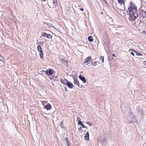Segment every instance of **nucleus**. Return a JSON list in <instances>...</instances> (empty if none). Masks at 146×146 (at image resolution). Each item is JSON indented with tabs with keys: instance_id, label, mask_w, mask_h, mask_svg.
Returning <instances> with one entry per match:
<instances>
[{
	"instance_id": "obj_1",
	"label": "nucleus",
	"mask_w": 146,
	"mask_h": 146,
	"mask_svg": "<svg viewBox=\"0 0 146 146\" xmlns=\"http://www.w3.org/2000/svg\"><path fill=\"white\" fill-rule=\"evenodd\" d=\"M129 20L131 21L134 20L139 16V13L137 9H133V10L130 11L129 12Z\"/></svg>"
},
{
	"instance_id": "obj_2",
	"label": "nucleus",
	"mask_w": 146,
	"mask_h": 146,
	"mask_svg": "<svg viewBox=\"0 0 146 146\" xmlns=\"http://www.w3.org/2000/svg\"><path fill=\"white\" fill-rule=\"evenodd\" d=\"M139 17L140 19H143L146 17V11L141 10L139 11Z\"/></svg>"
},
{
	"instance_id": "obj_3",
	"label": "nucleus",
	"mask_w": 146,
	"mask_h": 146,
	"mask_svg": "<svg viewBox=\"0 0 146 146\" xmlns=\"http://www.w3.org/2000/svg\"><path fill=\"white\" fill-rule=\"evenodd\" d=\"M37 50L39 52V55L40 58L42 59L43 57V54L42 51V49L40 46H37Z\"/></svg>"
},
{
	"instance_id": "obj_4",
	"label": "nucleus",
	"mask_w": 146,
	"mask_h": 146,
	"mask_svg": "<svg viewBox=\"0 0 146 146\" xmlns=\"http://www.w3.org/2000/svg\"><path fill=\"white\" fill-rule=\"evenodd\" d=\"M57 4L56 0H52V1L49 3V6L50 7L53 8L56 7Z\"/></svg>"
},
{
	"instance_id": "obj_5",
	"label": "nucleus",
	"mask_w": 146,
	"mask_h": 146,
	"mask_svg": "<svg viewBox=\"0 0 146 146\" xmlns=\"http://www.w3.org/2000/svg\"><path fill=\"white\" fill-rule=\"evenodd\" d=\"M45 73L46 75L50 76L53 74V70L51 69H49L46 70L45 71Z\"/></svg>"
},
{
	"instance_id": "obj_6",
	"label": "nucleus",
	"mask_w": 146,
	"mask_h": 146,
	"mask_svg": "<svg viewBox=\"0 0 146 146\" xmlns=\"http://www.w3.org/2000/svg\"><path fill=\"white\" fill-rule=\"evenodd\" d=\"M137 7L136 6L133 5L132 3H130V7H128V10H129L131 11V10H133V9H136Z\"/></svg>"
},
{
	"instance_id": "obj_7",
	"label": "nucleus",
	"mask_w": 146,
	"mask_h": 146,
	"mask_svg": "<svg viewBox=\"0 0 146 146\" xmlns=\"http://www.w3.org/2000/svg\"><path fill=\"white\" fill-rule=\"evenodd\" d=\"M91 57L88 56L87 57L85 60V61L83 63V64L84 65H88L89 62H88L89 61L91 60Z\"/></svg>"
},
{
	"instance_id": "obj_8",
	"label": "nucleus",
	"mask_w": 146,
	"mask_h": 146,
	"mask_svg": "<svg viewBox=\"0 0 146 146\" xmlns=\"http://www.w3.org/2000/svg\"><path fill=\"white\" fill-rule=\"evenodd\" d=\"M79 78L84 83L86 82V80L84 77L82 76L81 75H80L79 76Z\"/></svg>"
},
{
	"instance_id": "obj_9",
	"label": "nucleus",
	"mask_w": 146,
	"mask_h": 146,
	"mask_svg": "<svg viewBox=\"0 0 146 146\" xmlns=\"http://www.w3.org/2000/svg\"><path fill=\"white\" fill-rule=\"evenodd\" d=\"M60 81L61 82V83L64 85L67 84V82H68L67 79H63L62 78H60Z\"/></svg>"
},
{
	"instance_id": "obj_10",
	"label": "nucleus",
	"mask_w": 146,
	"mask_h": 146,
	"mask_svg": "<svg viewBox=\"0 0 146 146\" xmlns=\"http://www.w3.org/2000/svg\"><path fill=\"white\" fill-rule=\"evenodd\" d=\"M66 85L68 87L70 88H72L74 86V85L72 84L69 81L67 82Z\"/></svg>"
},
{
	"instance_id": "obj_11",
	"label": "nucleus",
	"mask_w": 146,
	"mask_h": 146,
	"mask_svg": "<svg viewBox=\"0 0 146 146\" xmlns=\"http://www.w3.org/2000/svg\"><path fill=\"white\" fill-rule=\"evenodd\" d=\"M51 106L50 104H47L44 106L45 108L46 109L48 110H50L51 108Z\"/></svg>"
},
{
	"instance_id": "obj_12",
	"label": "nucleus",
	"mask_w": 146,
	"mask_h": 146,
	"mask_svg": "<svg viewBox=\"0 0 146 146\" xmlns=\"http://www.w3.org/2000/svg\"><path fill=\"white\" fill-rule=\"evenodd\" d=\"M78 124L80 125L83 128H85L86 129H87V127L85 126L81 121H78Z\"/></svg>"
},
{
	"instance_id": "obj_13",
	"label": "nucleus",
	"mask_w": 146,
	"mask_h": 146,
	"mask_svg": "<svg viewBox=\"0 0 146 146\" xmlns=\"http://www.w3.org/2000/svg\"><path fill=\"white\" fill-rule=\"evenodd\" d=\"M73 78L74 79V83L75 85H77L79 87H80V85L79 84V82L78 81H77L76 80L75 78H74V77H73Z\"/></svg>"
},
{
	"instance_id": "obj_14",
	"label": "nucleus",
	"mask_w": 146,
	"mask_h": 146,
	"mask_svg": "<svg viewBox=\"0 0 146 146\" xmlns=\"http://www.w3.org/2000/svg\"><path fill=\"white\" fill-rule=\"evenodd\" d=\"M89 132L88 131L87 132L85 136V139L86 140H88L89 139Z\"/></svg>"
},
{
	"instance_id": "obj_15",
	"label": "nucleus",
	"mask_w": 146,
	"mask_h": 146,
	"mask_svg": "<svg viewBox=\"0 0 146 146\" xmlns=\"http://www.w3.org/2000/svg\"><path fill=\"white\" fill-rule=\"evenodd\" d=\"M130 50H132L135 53H136V55H137V56H141V55H142V54H141V53H139L137 51H136L133 50L132 49H130L129 50V51H130Z\"/></svg>"
},
{
	"instance_id": "obj_16",
	"label": "nucleus",
	"mask_w": 146,
	"mask_h": 146,
	"mask_svg": "<svg viewBox=\"0 0 146 146\" xmlns=\"http://www.w3.org/2000/svg\"><path fill=\"white\" fill-rule=\"evenodd\" d=\"M97 62H94L92 61H91V64L94 66H96V65H97Z\"/></svg>"
},
{
	"instance_id": "obj_17",
	"label": "nucleus",
	"mask_w": 146,
	"mask_h": 146,
	"mask_svg": "<svg viewBox=\"0 0 146 146\" xmlns=\"http://www.w3.org/2000/svg\"><path fill=\"white\" fill-rule=\"evenodd\" d=\"M118 1L120 4H124V0H118Z\"/></svg>"
},
{
	"instance_id": "obj_18",
	"label": "nucleus",
	"mask_w": 146,
	"mask_h": 146,
	"mask_svg": "<svg viewBox=\"0 0 146 146\" xmlns=\"http://www.w3.org/2000/svg\"><path fill=\"white\" fill-rule=\"evenodd\" d=\"M88 40L90 42H93V39L92 36H89L88 37Z\"/></svg>"
},
{
	"instance_id": "obj_19",
	"label": "nucleus",
	"mask_w": 146,
	"mask_h": 146,
	"mask_svg": "<svg viewBox=\"0 0 146 146\" xmlns=\"http://www.w3.org/2000/svg\"><path fill=\"white\" fill-rule=\"evenodd\" d=\"M60 62L62 63H63L64 64L66 65V63H67V61H66L64 60H60Z\"/></svg>"
},
{
	"instance_id": "obj_20",
	"label": "nucleus",
	"mask_w": 146,
	"mask_h": 146,
	"mask_svg": "<svg viewBox=\"0 0 146 146\" xmlns=\"http://www.w3.org/2000/svg\"><path fill=\"white\" fill-rule=\"evenodd\" d=\"M60 125L61 127L62 128H64V124H63V121H62L59 124Z\"/></svg>"
},
{
	"instance_id": "obj_21",
	"label": "nucleus",
	"mask_w": 146,
	"mask_h": 146,
	"mask_svg": "<svg viewBox=\"0 0 146 146\" xmlns=\"http://www.w3.org/2000/svg\"><path fill=\"white\" fill-rule=\"evenodd\" d=\"M44 24H46V25H48L49 27H53V25H52V24H51L50 23H45L44 22Z\"/></svg>"
},
{
	"instance_id": "obj_22",
	"label": "nucleus",
	"mask_w": 146,
	"mask_h": 146,
	"mask_svg": "<svg viewBox=\"0 0 146 146\" xmlns=\"http://www.w3.org/2000/svg\"><path fill=\"white\" fill-rule=\"evenodd\" d=\"M48 38L51 39L52 38V36L50 34H47L46 37Z\"/></svg>"
},
{
	"instance_id": "obj_23",
	"label": "nucleus",
	"mask_w": 146,
	"mask_h": 146,
	"mask_svg": "<svg viewBox=\"0 0 146 146\" xmlns=\"http://www.w3.org/2000/svg\"><path fill=\"white\" fill-rule=\"evenodd\" d=\"M66 144L68 146H69V145H70L69 141L68 140V139L67 138H66Z\"/></svg>"
},
{
	"instance_id": "obj_24",
	"label": "nucleus",
	"mask_w": 146,
	"mask_h": 146,
	"mask_svg": "<svg viewBox=\"0 0 146 146\" xmlns=\"http://www.w3.org/2000/svg\"><path fill=\"white\" fill-rule=\"evenodd\" d=\"M47 34L46 33H43L42 34V36L43 37H46Z\"/></svg>"
},
{
	"instance_id": "obj_25",
	"label": "nucleus",
	"mask_w": 146,
	"mask_h": 146,
	"mask_svg": "<svg viewBox=\"0 0 146 146\" xmlns=\"http://www.w3.org/2000/svg\"><path fill=\"white\" fill-rule=\"evenodd\" d=\"M104 57L103 56H101L100 57V58L102 60V62H104Z\"/></svg>"
},
{
	"instance_id": "obj_26",
	"label": "nucleus",
	"mask_w": 146,
	"mask_h": 146,
	"mask_svg": "<svg viewBox=\"0 0 146 146\" xmlns=\"http://www.w3.org/2000/svg\"><path fill=\"white\" fill-rule=\"evenodd\" d=\"M131 54L133 56H134L135 55L134 53L133 52H130Z\"/></svg>"
},
{
	"instance_id": "obj_27",
	"label": "nucleus",
	"mask_w": 146,
	"mask_h": 146,
	"mask_svg": "<svg viewBox=\"0 0 146 146\" xmlns=\"http://www.w3.org/2000/svg\"><path fill=\"white\" fill-rule=\"evenodd\" d=\"M107 40H106V43H107V44H108L109 43V40H108V39L107 38Z\"/></svg>"
},
{
	"instance_id": "obj_28",
	"label": "nucleus",
	"mask_w": 146,
	"mask_h": 146,
	"mask_svg": "<svg viewBox=\"0 0 146 146\" xmlns=\"http://www.w3.org/2000/svg\"><path fill=\"white\" fill-rule=\"evenodd\" d=\"M65 88V91L66 92H67V91H68V89L66 87H64Z\"/></svg>"
},
{
	"instance_id": "obj_29",
	"label": "nucleus",
	"mask_w": 146,
	"mask_h": 146,
	"mask_svg": "<svg viewBox=\"0 0 146 146\" xmlns=\"http://www.w3.org/2000/svg\"><path fill=\"white\" fill-rule=\"evenodd\" d=\"M79 130H81V131H82V127H80V128H79Z\"/></svg>"
},
{
	"instance_id": "obj_30",
	"label": "nucleus",
	"mask_w": 146,
	"mask_h": 146,
	"mask_svg": "<svg viewBox=\"0 0 146 146\" xmlns=\"http://www.w3.org/2000/svg\"><path fill=\"white\" fill-rule=\"evenodd\" d=\"M143 64L146 65V61H144L143 62Z\"/></svg>"
},
{
	"instance_id": "obj_31",
	"label": "nucleus",
	"mask_w": 146,
	"mask_h": 146,
	"mask_svg": "<svg viewBox=\"0 0 146 146\" xmlns=\"http://www.w3.org/2000/svg\"><path fill=\"white\" fill-rule=\"evenodd\" d=\"M80 10L82 11H84V9L82 8H80Z\"/></svg>"
},
{
	"instance_id": "obj_32",
	"label": "nucleus",
	"mask_w": 146,
	"mask_h": 146,
	"mask_svg": "<svg viewBox=\"0 0 146 146\" xmlns=\"http://www.w3.org/2000/svg\"><path fill=\"white\" fill-rule=\"evenodd\" d=\"M112 56H115V55L114 54H112Z\"/></svg>"
},
{
	"instance_id": "obj_33",
	"label": "nucleus",
	"mask_w": 146,
	"mask_h": 146,
	"mask_svg": "<svg viewBox=\"0 0 146 146\" xmlns=\"http://www.w3.org/2000/svg\"><path fill=\"white\" fill-rule=\"evenodd\" d=\"M140 112H141V113H142L143 112V110H141V111H140Z\"/></svg>"
},
{
	"instance_id": "obj_34",
	"label": "nucleus",
	"mask_w": 146,
	"mask_h": 146,
	"mask_svg": "<svg viewBox=\"0 0 146 146\" xmlns=\"http://www.w3.org/2000/svg\"><path fill=\"white\" fill-rule=\"evenodd\" d=\"M89 125L90 126H91L92 125V124H89Z\"/></svg>"
},
{
	"instance_id": "obj_35",
	"label": "nucleus",
	"mask_w": 146,
	"mask_h": 146,
	"mask_svg": "<svg viewBox=\"0 0 146 146\" xmlns=\"http://www.w3.org/2000/svg\"><path fill=\"white\" fill-rule=\"evenodd\" d=\"M41 1H46V0H41Z\"/></svg>"
},
{
	"instance_id": "obj_36",
	"label": "nucleus",
	"mask_w": 146,
	"mask_h": 146,
	"mask_svg": "<svg viewBox=\"0 0 146 146\" xmlns=\"http://www.w3.org/2000/svg\"><path fill=\"white\" fill-rule=\"evenodd\" d=\"M82 85H81L80 86V87L81 88H82Z\"/></svg>"
},
{
	"instance_id": "obj_37",
	"label": "nucleus",
	"mask_w": 146,
	"mask_h": 146,
	"mask_svg": "<svg viewBox=\"0 0 146 146\" xmlns=\"http://www.w3.org/2000/svg\"><path fill=\"white\" fill-rule=\"evenodd\" d=\"M0 57L2 58V57L0 55ZM0 61H1V59H0Z\"/></svg>"
},
{
	"instance_id": "obj_38",
	"label": "nucleus",
	"mask_w": 146,
	"mask_h": 146,
	"mask_svg": "<svg viewBox=\"0 0 146 146\" xmlns=\"http://www.w3.org/2000/svg\"><path fill=\"white\" fill-rule=\"evenodd\" d=\"M86 123H87V124H89V122H86Z\"/></svg>"
},
{
	"instance_id": "obj_39",
	"label": "nucleus",
	"mask_w": 146,
	"mask_h": 146,
	"mask_svg": "<svg viewBox=\"0 0 146 146\" xmlns=\"http://www.w3.org/2000/svg\"><path fill=\"white\" fill-rule=\"evenodd\" d=\"M103 12H102V14H103Z\"/></svg>"
}]
</instances>
